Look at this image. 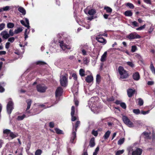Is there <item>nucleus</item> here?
<instances>
[{
    "label": "nucleus",
    "mask_w": 155,
    "mask_h": 155,
    "mask_svg": "<svg viewBox=\"0 0 155 155\" xmlns=\"http://www.w3.org/2000/svg\"><path fill=\"white\" fill-rule=\"evenodd\" d=\"M118 71L120 74V79L127 78L130 75L128 71L125 70L122 66H120L119 67L118 69Z\"/></svg>",
    "instance_id": "obj_1"
},
{
    "label": "nucleus",
    "mask_w": 155,
    "mask_h": 155,
    "mask_svg": "<svg viewBox=\"0 0 155 155\" xmlns=\"http://www.w3.org/2000/svg\"><path fill=\"white\" fill-rule=\"evenodd\" d=\"M4 134L8 135L9 134V136L12 139H14L18 136V134L17 133H14L13 132L11 131L10 130L6 129L3 131Z\"/></svg>",
    "instance_id": "obj_2"
},
{
    "label": "nucleus",
    "mask_w": 155,
    "mask_h": 155,
    "mask_svg": "<svg viewBox=\"0 0 155 155\" xmlns=\"http://www.w3.org/2000/svg\"><path fill=\"white\" fill-rule=\"evenodd\" d=\"M141 37L135 32L131 33L126 36V38L130 40L138 39L141 38Z\"/></svg>",
    "instance_id": "obj_3"
},
{
    "label": "nucleus",
    "mask_w": 155,
    "mask_h": 155,
    "mask_svg": "<svg viewBox=\"0 0 155 155\" xmlns=\"http://www.w3.org/2000/svg\"><path fill=\"white\" fill-rule=\"evenodd\" d=\"M36 88L38 92L41 93H44L45 92L47 87L44 84H39L37 85Z\"/></svg>",
    "instance_id": "obj_4"
},
{
    "label": "nucleus",
    "mask_w": 155,
    "mask_h": 155,
    "mask_svg": "<svg viewBox=\"0 0 155 155\" xmlns=\"http://www.w3.org/2000/svg\"><path fill=\"white\" fill-rule=\"evenodd\" d=\"M124 122L129 127H134L133 123L126 116H124L122 118Z\"/></svg>",
    "instance_id": "obj_5"
},
{
    "label": "nucleus",
    "mask_w": 155,
    "mask_h": 155,
    "mask_svg": "<svg viewBox=\"0 0 155 155\" xmlns=\"http://www.w3.org/2000/svg\"><path fill=\"white\" fill-rule=\"evenodd\" d=\"M7 110L8 114L10 115L13 109V103L12 101L8 102L7 105Z\"/></svg>",
    "instance_id": "obj_6"
},
{
    "label": "nucleus",
    "mask_w": 155,
    "mask_h": 155,
    "mask_svg": "<svg viewBox=\"0 0 155 155\" xmlns=\"http://www.w3.org/2000/svg\"><path fill=\"white\" fill-rule=\"evenodd\" d=\"M60 80L61 85L62 86L65 87L67 83L68 78L65 76L62 75Z\"/></svg>",
    "instance_id": "obj_7"
},
{
    "label": "nucleus",
    "mask_w": 155,
    "mask_h": 155,
    "mask_svg": "<svg viewBox=\"0 0 155 155\" xmlns=\"http://www.w3.org/2000/svg\"><path fill=\"white\" fill-rule=\"evenodd\" d=\"M59 42L61 48L63 50H65L66 49L70 50L71 49V48L69 45L65 44L63 41H60Z\"/></svg>",
    "instance_id": "obj_8"
},
{
    "label": "nucleus",
    "mask_w": 155,
    "mask_h": 155,
    "mask_svg": "<svg viewBox=\"0 0 155 155\" xmlns=\"http://www.w3.org/2000/svg\"><path fill=\"white\" fill-rule=\"evenodd\" d=\"M75 113V107L74 106H72L71 108V120L72 121H75L77 118L76 116H74Z\"/></svg>",
    "instance_id": "obj_9"
},
{
    "label": "nucleus",
    "mask_w": 155,
    "mask_h": 155,
    "mask_svg": "<svg viewBox=\"0 0 155 155\" xmlns=\"http://www.w3.org/2000/svg\"><path fill=\"white\" fill-rule=\"evenodd\" d=\"M142 150L140 148H137L132 153V155H141Z\"/></svg>",
    "instance_id": "obj_10"
},
{
    "label": "nucleus",
    "mask_w": 155,
    "mask_h": 155,
    "mask_svg": "<svg viewBox=\"0 0 155 155\" xmlns=\"http://www.w3.org/2000/svg\"><path fill=\"white\" fill-rule=\"evenodd\" d=\"M62 89L60 87H58L55 91V97H57L61 95L62 93Z\"/></svg>",
    "instance_id": "obj_11"
},
{
    "label": "nucleus",
    "mask_w": 155,
    "mask_h": 155,
    "mask_svg": "<svg viewBox=\"0 0 155 155\" xmlns=\"http://www.w3.org/2000/svg\"><path fill=\"white\" fill-rule=\"evenodd\" d=\"M72 135L70 140V142L71 143H75V142L74 141L76 140V132L73 131L72 134Z\"/></svg>",
    "instance_id": "obj_12"
},
{
    "label": "nucleus",
    "mask_w": 155,
    "mask_h": 155,
    "mask_svg": "<svg viewBox=\"0 0 155 155\" xmlns=\"http://www.w3.org/2000/svg\"><path fill=\"white\" fill-rule=\"evenodd\" d=\"M135 92V90H133L131 88L128 89L127 90V93L128 96L130 97H131Z\"/></svg>",
    "instance_id": "obj_13"
},
{
    "label": "nucleus",
    "mask_w": 155,
    "mask_h": 155,
    "mask_svg": "<svg viewBox=\"0 0 155 155\" xmlns=\"http://www.w3.org/2000/svg\"><path fill=\"white\" fill-rule=\"evenodd\" d=\"M1 35L2 38L5 39H7L9 37V35L6 31H2Z\"/></svg>",
    "instance_id": "obj_14"
},
{
    "label": "nucleus",
    "mask_w": 155,
    "mask_h": 155,
    "mask_svg": "<svg viewBox=\"0 0 155 155\" xmlns=\"http://www.w3.org/2000/svg\"><path fill=\"white\" fill-rule=\"evenodd\" d=\"M96 40L97 41L102 43L103 45H104L107 43L106 40L103 38L96 37Z\"/></svg>",
    "instance_id": "obj_15"
},
{
    "label": "nucleus",
    "mask_w": 155,
    "mask_h": 155,
    "mask_svg": "<svg viewBox=\"0 0 155 155\" xmlns=\"http://www.w3.org/2000/svg\"><path fill=\"white\" fill-rule=\"evenodd\" d=\"M132 77L133 79L136 81L138 80L140 78V75L138 72H135L134 73Z\"/></svg>",
    "instance_id": "obj_16"
},
{
    "label": "nucleus",
    "mask_w": 155,
    "mask_h": 155,
    "mask_svg": "<svg viewBox=\"0 0 155 155\" xmlns=\"http://www.w3.org/2000/svg\"><path fill=\"white\" fill-rule=\"evenodd\" d=\"M93 80V77L92 75H88L85 78V81L88 83L92 82Z\"/></svg>",
    "instance_id": "obj_17"
},
{
    "label": "nucleus",
    "mask_w": 155,
    "mask_h": 155,
    "mask_svg": "<svg viewBox=\"0 0 155 155\" xmlns=\"http://www.w3.org/2000/svg\"><path fill=\"white\" fill-rule=\"evenodd\" d=\"M95 139L94 137L92 138L90 140L89 146L91 147H93L95 146Z\"/></svg>",
    "instance_id": "obj_18"
},
{
    "label": "nucleus",
    "mask_w": 155,
    "mask_h": 155,
    "mask_svg": "<svg viewBox=\"0 0 155 155\" xmlns=\"http://www.w3.org/2000/svg\"><path fill=\"white\" fill-rule=\"evenodd\" d=\"M26 102L27 103V106L26 109V111H27L30 108L32 103V101L30 99H28L26 100Z\"/></svg>",
    "instance_id": "obj_19"
},
{
    "label": "nucleus",
    "mask_w": 155,
    "mask_h": 155,
    "mask_svg": "<svg viewBox=\"0 0 155 155\" xmlns=\"http://www.w3.org/2000/svg\"><path fill=\"white\" fill-rule=\"evenodd\" d=\"M18 11L21 13L22 15H25L26 13V11L25 9L21 7H20L18 9Z\"/></svg>",
    "instance_id": "obj_20"
},
{
    "label": "nucleus",
    "mask_w": 155,
    "mask_h": 155,
    "mask_svg": "<svg viewBox=\"0 0 155 155\" xmlns=\"http://www.w3.org/2000/svg\"><path fill=\"white\" fill-rule=\"evenodd\" d=\"M107 52L106 51L104 52V54L101 57V60L102 62H104L106 60L107 57Z\"/></svg>",
    "instance_id": "obj_21"
},
{
    "label": "nucleus",
    "mask_w": 155,
    "mask_h": 155,
    "mask_svg": "<svg viewBox=\"0 0 155 155\" xmlns=\"http://www.w3.org/2000/svg\"><path fill=\"white\" fill-rule=\"evenodd\" d=\"M110 130L107 131L104 134L103 137L104 139L106 140L109 137L110 134Z\"/></svg>",
    "instance_id": "obj_22"
},
{
    "label": "nucleus",
    "mask_w": 155,
    "mask_h": 155,
    "mask_svg": "<svg viewBox=\"0 0 155 155\" xmlns=\"http://www.w3.org/2000/svg\"><path fill=\"white\" fill-rule=\"evenodd\" d=\"M124 14L126 16H131L133 15V13L131 11L127 10L124 12Z\"/></svg>",
    "instance_id": "obj_23"
},
{
    "label": "nucleus",
    "mask_w": 155,
    "mask_h": 155,
    "mask_svg": "<svg viewBox=\"0 0 155 155\" xmlns=\"http://www.w3.org/2000/svg\"><path fill=\"white\" fill-rule=\"evenodd\" d=\"M150 68L152 72L154 74H155V68L153 65L152 62H151Z\"/></svg>",
    "instance_id": "obj_24"
},
{
    "label": "nucleus",
    "mask_w": 155,
    "mask_h": 155,
    "mask_svg": "<svg viewBox=\"0 0 155 155\" xmlns=\"http://www.w3.org/2000/svg\"><path fill=\"white\" fill-rule=\"evenodd\" d=\"M80 124V122L79 121H78L76 122L75 124V131L74 130V126H73V130L74 131H75L76 132L77 130V128L79 126Z\"/></svg>",
    "instance_id": "obj_25"
},
{
    "label": "nucleus",
    "mask_w": 155,
    "mask_h": 155,
    "mask_svg": "<svg viewBox=\"0 0 155 155\" xmlns=\"http://www.w3.org/2000/svg\"><path fill=\"white\" fill-rule=\"evenodd\" d=\"M79 74L81 77L85 76V71L84 69L82 68L80 69L79 70Z\"/></svg>",
    "instance_id": "obj_26"
},
{
    "label": "nucleus",
    "mask_w": 155,
    "mask_h": 155,
    "mask_svg": "<svg viewBox=\"0 0 155 155\" xmlns=\"http://www.w3.org/2000/svg\"><path fill=\"white\" fill-rule=\"evenodd\" d=\"M36 64L37 65H45L47 64L46 62L43 61H40L36 62Z\"/></svg>",
    "instance_id": "obj_27"
},
{
    "label": "nucleus",
    "mask_w": 155,
    "mask_h": 155,
    "mask_svg": "<svg viewBox=\"0 0 155 155\" xmlns=\"http://www.w3.org/2000/svg\"><path fill=\"white\" fill-rule=\"evenodd\" d=\"M104 9L106 10V12L108 13H110L112 12V9L108 6L105 7H104Z\"/></svg>",
    "instance_id": "obj_28"
},
{
    "label": "nucleus",
    "mask_w": 155,
    "mask_h": 155,
    "mask_svg": "<svg viewBox=\"0 0 155 155\" xmlns=\"http://www.w3.org/2000/svg\"><path fill=\"white\" fill-rule=\"evenodd\" d=\"M30 33V30H25V40L28 38V35Z\"/></svg>",
    "instance_id": "obj_29"
},
{
    "label": "nucleus",
    "mask_w": 155,
    "mask_h": 155,
    "mask_svg": "<svg viewBox=\"0 0 155 155\" xmlns=\"http://www.w3.org/2000/svg\"><path fill=\"white\" fill-rule=\"evenodd\" d=\"M54 130L56 131V133L58 134H63L62 131L57 128H55Z\"/></svg>",
    "instance_id": "obj_30"
},
{
    "label": "nucleus",
    "mask_w": 155,
    "mask_h": 155,
    "mask_svg": "<svg viewBox=\"0 0 155 155\" xmlns=\"http://www.w3.org/2000/svg\"><path fill=\"white\" fill-rule=\"evenodd\" d=\"M101 81V77L99 74H97L96 76V81L97 83L99 84Z\"/></svg>",
    "instance_id": "obj_31"
},
{
    "label": "nucleus",
    "mask_w": 155,
    "mask_h": 155,
    "mask_svg": "<svg viewBox=\"0 0 155 155\" xmlns=\"http://www.w3.org/2000/svg\"><path fill=\"white\" fill-rule=\"evenodd\" d=\"M96 13L95 10L94 9H91L89 11L88 14L91 15H93Z\"/></svg>",
    "instance_id": "obj_32"
},
{
    "label": "nucleus",
    "mask_w": 155,
    "mask_h": 155,
    "mask_svg": "<svg viewBox=\"0 0 155 155\" xmlns=\"http://www.w3.org/2000/svg\"><path fill=\"white\" fill-rule=\"evenodd\" d=\"M42 151L41 150L38 149L35 152V155H41L42 153Z\"/></svg>",
    "instance_id": "obj_33"
},
{
    "label": "nucleus",
    "mask_w": 155,
    "mask_h": 155,
    "mask_svg": "<svg viewBox=\"0 0 155 155\" xmlns=\"http://www.w3.org/2000/svg\"><path fill=\"white\" fill-rule=\"evenodd\" d=\"M26 117L25 114H24L22 116H19L17 117V119L18 120H23Z\"/></svg>",
    "instance_id": "obj_34"
},
{
    "label": "nucleus",
    "mask_w": 155,
    "mask_h": 155,
    "mask_svg": "<svg viewBox=\"0 0 155 155\" xmlns=\"http://www.w3.org/2000/svg\"><path fill=\"white\" fill-rule=\"evenodd\" d=\"M138 104L140 106H141L143 104V100L141 98L138 99Z\"/></svg>",
    "instance_id": "obj_35"
},
{
    "label": "nucleus",
    "mask_w": 155,
    "mask_h": 155,
    "mask_svg": "<svg viewBox=\"0 0 155 155\" xmlns=\"http://www.w3.org/2000/svg\"><path fill=\"white\" fill-rule=\"evenodd\" d=\"M14 26V25L12 23H9L7 24V26L8 28H12Z\"/></svg>",
    "instance_id": "obj_36"
},
{
    "label": "nucleus",
    "mask_w": 155,
    "mask_h": 155,
    "mask_svg": "<svg viewBox=\"0 0 155 155\" xmlns=\"http://www.w3.org/2000/svg\"><path fill=\"white\" fill-rule=\"evenodd\" d=\"M124 138H122L120 139L118 141V144L119 145H121L124 141Z\"/></svg>",
    "instance_id": "obj_37"
},
{
    "label": "nucleus",
    "mask_w": 155,
    "mask_h": 155,
    "mask_svg": "<svg viewBox=\"0 0 155 155\" xmlns=\"http://www.w3.org/2000/svg\"><path fill=\"white\" fill-rule=\"evenodd\" d=\"M143 134L144 135L147 139H150V135L149 133L146 131L144 132Z\"/></svg>",
    "instance_id": "obj_38"
},
{
    "label": "nucleus",
    "mask_w": 155,
    "mask_h": 155,
    "mask_svg": "<svg viewBox=\"0 0 155 155\" xmlns=\"http://www.w3.org/2000/svg\"><path fill=\"white\" fill-rule=\"evenodd\" d=\"M124 152V150H117L116 153L115 155H120L123 154Z\"/></svg>",
    "instance_id": "obj_39"
},
{
    "label": "nucleus",
    "mask_w": 155,
    "mask_h": 155,
    "mask_svg": "<svg viewBox=\"0 0 155 155\" xmlns=\"http://www.w3.org/2000/svg\"><path fill=\"white\" fill-rule=\"evenodd\" d=\"M126 6L128 7L129 8L131 9H133L134 8V6L133 5L130 3H127L126 4Z\"/></svg>",
    "instance_id": "obj_40"
},
{
    "label": "nucleus",
    "mask_w": 155,
    "mask_h": 155,
    "mask_svg": "<svg viewBox=\"0 0 155 155\" xmlns=\"http://www.w3.org/2000/svg\"><path fill=\"white\" fill-rule=\"evenodd\" d=\"M133 112L134 113L136 114H138L140 113V111L139 109H134Z\"/></svg>",
    "instance_id": "obj_41"
},
{
    "label": "nucleus",
    "mask_w": 155,
    "mask_h": 155,
    "mask_svg": "<svg viewBox=\"0 0 155 155\" xmlns=\"http://www.w3.org/2000/svg\"><path fill=\"white\" fill-rule=\"evenodd\" d=\"M137 50V47L135 45L132 46L131 47V51L132 52H134Z\"/></svg>",
    "instance_id": "obj_42"
},
{
    "label": "nucleus",
    "mask_w": 155,
    "mask_h": 155,
    "mask_svg": "<svg viewBox=\"0 0 155 155\" xmlns=\"http://www.w3.org/2000/svg\"><path fill=\"white\" fill-rule=\"evenodd\" d=\"M127 64L130 66V67H131V68H133L134 67V64L131 62L130 61H128L127 62Z\"/></svg>",
    "instance_id": "obj_43"
},
{
    "label": "nucleus",
    "mask_w": 155,
    "mask_h": 155,
    "mask_svg": "<svg viewBox=\"0 0 155 155\" xmlns=\"http://www.w3.org/2000/svg\"><path fill=\"white\" fill-rule=\"evenodd\" d=\"M92 134L95 137H97L98 135V133L97 131H95L94 130H92Z\"/></svg>",
    "instance_id": "obj_44"
},
{
    "label": "nucleus",
    "mask_w": 155,
    "mask_h": 155,
    "mask_svg": "<svg viewBox=\"0 0 155 155\" xmlns=\"http://www.w3.org/2000/svg\"><path fill=\"white\" fill-rule=\"evenodd\" d=\"M25 21L26 23V25H25V26L28 28L29 27V21L27 18H25Z\"/></svg>",
    "instance_id": "obj_45"
},
{
    "label": "nucleus",
    "mask_w": 155,
    "mask_h": 155,
    "mask_svg": "<svg viewBox=\"0 0 155 155\" xmlns=\"http://www.w3.org/2000/svg\"><path fill=\"white\" fill-rule=\"evenodd\" d=\"M120 106L124 109H125L126 108V105L124 103L122 102L120 103Z\"/></svg>",
    "instance_id": "obj_46"
},
{
    "label": "nucleus",
    "mask_w": 155,
    "mask_h": 155,
    "mask_svg": "<svg viewBox=\"0 0 155 155\" xmlns=\"http://www.w3.org/2000/svg\"><path fill=\"white\" fill-rule=\"evenodd\" d=\"M5 91L4 88L2 86L1 83H0V93H3Z\"/></svg>",
    "instance_id": "obj_47"
},
{
    "label": "nucleus",
    "mask_w": 155,
    "mask_h": 155,
    "mask_svg": "<svg viewBox=\"0 0 155 155\" xmlns=\"http://www.w3.org/2000/svg\"><path fill=\"white\" fill-rule=\"evenodd\" d=\"M72 77L74 79L75 81H76L77 80V76L76 74L74 73L72 74Z\"/></svg>",
    "instance_id": "obj_48"
},
{
    "label": "nucleus",
    "mask_w": 155,
    "mask_h": 155,
    "mask_svg": "<svg viewBox=\"0 0 155 155\" xmlns=\"http://www.w3.org/2000/svg\"><path fill=\"white\" fill-rule=\"evenodd\" d=\"M54 124L53 122H51L49 123V127L50 128H53L54 127Z\"/></svg>",
    "instance_id": "obj_49"
},
{
    "label": "nucleus",
    "mask_w": 155,
    "mask_h": 155,
    "mask_svg": "<svg viewBox=\"0 0 155 155\" xmlns=\"http://www.w3.org/2000/svg\"><path fill=\"white\" fill-rule=\"evenodd\" d=\"M150 112V110H148L147 111H144L143 110H141V114L143 115H145L148 114Z\"/></svg>",
    "instance_id": "obj_50"
},
{
    "label": "nucleus",
    "mask_w": 155,
    "mask_h": 155,
    "mask_svg": "<svg viewBox=\"0 0 155 155\" xmlns=\"http://www.w3.org/2000/svg\"><path fill=\"white\" fill-rule=\"evenodd\" d=\"M15 40V38L13 37H12L9 38L8 39V41L11 43H12Z\"/></svg>",
    "instance_id": "obj_51"
},
{
    "label": "nucleus",
    "mask_w": 155,
    "mask_h": 155,
    "mask_svg": "<svg viewBox=\"0 0 155 155\" xmlns=\"http://www.w3.org/2000/svg\"><path fill=\"white\" fill-rule=\"evenodd\" d=\"M114 98L113 96L107 99L108 101H109V102H112V101H114Z\"/></svg>",
    "instance_id": "obj_52"
},
{
    "label": "nucleus",
    "mask_w": 155,
    "mask_h": 155,
    "mask_svg": "<svg viewBox=\"0 0 155 155\" xmlns=\"http://www.w3.org/2000/svg\"><path fill=\"white\" fill-rule=\"evenodd\" d=\"M132 25L135 26H138V23L136 21H134L132 23Z\"/></svg>",
    "instance_id": "obj_53"
},
{
    "label": "nucleus",
    "mask_w": 155,
    "mask_h": 155,
    "mask_svg": "<svg viewBox=\"0 0 155 155\" xmlns=\"http://www.w3.org/2000/svg\"><path fill=\"white\" fill-rule=\"evenodd\" d=\"M23 30H15L14 31V33L15 34H18L21 32Z\"/></svg>",
    "instance_id": "obj_54"
},
{
    "label": "nucleus",
    "mask_w": 155,
    "mask_h": 155,
    "mask_svg": "<svg viewBox=\"0 0 155 155\" xmlns=\"http://www.w3.org/2000/svg\"><path fill=\"white\" fill-rule=\"evenodd\" d=\"M10 45V43L9 42H7L6 43L5 46V47L7 49L9 48Z\"/></svg>",
    "instance_id": "obj_55"
},
{
    "label": "nucleus",
    "mask_w": 155,
    "mask_h": 155,
    "mask_svg": "<svg viewBox=\"0 0 155 155\" xmlns=\"http://www.w3.org/2000/svg\"><path fill=\"white\" fill-rule=\"evenodd\" d=\"M5 24L2 23L0 24V29H3L5 28Z\"/></svg>",
    "instance_id": "obj_56"
},
{
    "label": "nucleus",
    "mask_w": 155,
    "mask_h": 155,
    "mask_svg": "<svg viewBox=\"0 0 155 155\" xmlns=\"http://www.w3.org/2000/svg\"><path fill=\"white\" fill-rule=\"evenodd\" d=\"M82 54L84 55H87V52L85 50L83 49L82 50Z\"/></svg>",
    "instance_id": "obj_57"
},
{
    "label": "nucleus",
    "mask_w": 155,
    "mask_h": 155,
    "mask_svg": "<svg viewBox=\"0 0 155 155\" xmlns=\"http://www.w3.org/2000/svg\"><path fill=\"white\" fill-rule=\"evenodd\" d=\"M9 36L10 35L11 36H12L13 35L14 33L12 31V30H10V31H9Z\"/></svg>",
    "instance_id": "obj_58"
},
{
    "label": "nucleus",
    "mask_w": 155,
    "mask_h": 155,
    "mask_svg": "<svg viewBox=\"0 0 155 155\" xmlns=\"http://www.w3.org/2000/svg\"><path fill=\"white\" fill-rule=\"evenodd\" d=\"M153 84L154 82L153 81H148L147 83V84L149 85H152Z\"/></svg>",
    "instance_id": "obj_59"
},
{
    "label": "nucleus",
    "mask_w": 155,
    "mask_h": 155,
    "mask_svg": "<svg viewBox=\"0 0 155 155\" xmlns=\"http://www.w3.org/2000/svg\"><path fill=\"white\" fill-rule=\"evenodd\" d=\"M3 143L4 142L3 140L1 139H0V148L2 147V145Z\"/></svg>",
    "instance_id": "obj_60"
},
{
    "label": "nucleus",
    "mask_w": 155,
    "mask_h": 155,
    "mask_svg": "<svg viewBox=\"0 0 155 155\" xmlns=\"http://www.w3.org/2000/svg\"><path fill=\"white\" fill-rule=\"evenodd\" d=\"M9 8V7L8 6H6L3 8L4 11H6L8 10Z\"/></svg>",
    "instance_id": "obj_61"
},
{
    "label": "nucleus",
    "mask_w": 155,
    "mask_h": 155,
    "mask_svg": "<svg viewBox=\"0 0 155 155\" xmlns=\"http://www.w3.org/2000/svg\"><path fill=\"white\" fill-rule=\"evenodd\" d=\"M6 54V52L5 51H0V55L5 54Z\"/></svg>",
    "instance_id": "obj_62"
},
{
    "label": "nucleus",
    "mask_w": 155,
    "mask_h": 155,
    "mask_svg": "<svg viewBox=\"0 0 155 155\" xmlns=\"http://www.w3.org/2000/svg\"><path fill=\"white\" fill-rule=\"evenodd\" d=\"M145 25H144L143 26L138 28L137 29H143V28H145Z\"/></svg>",
    "instance_id": "obj_63"
},
{
    "label": "nucleus",
    "mask_w": 155,
    "mask_h": 155,
    "mask_svg": "<svg viewBox=\"0 0 155 155\" xmlns=\"http://www.w3.org/2000/svg\"><path fill=\"white\" fill-rule=\"evenodd\" d=\"M20 22L22 25H23L25 26V25H26V24H25V22L24 21L22 20H21L20 21Z\"/></svg>",
    "instance_id": "obj_64"
}]
</instances>
